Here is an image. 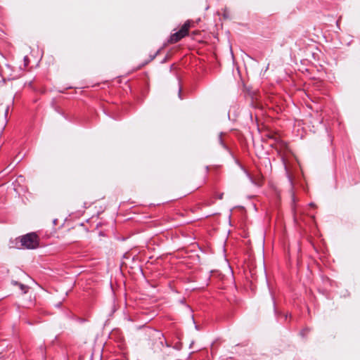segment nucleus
<instances>
[{
    "mask_svg": "<svg viewBox=\"0 0 360 360\" xmlns=\"http://www.w3.org/2000/svg\"><path fill=\"white\" fill-rule=\"evenodd\" d=\"M39 245V236L34 232L28 233L25 235L16 238L15 240V245L11 247L18 249H36Z\"/></svg>",
    "mask_w": 360,
    "mask_h": 360,
    "instance_id": "1",
    "label": "nucleus"
},
{
    "mask_svg": "<svg viewBox=\"0 0 360 360\" xmlns=\"http://www.w3.org/2000/svg\"><path fill=\"white\" fill-rule=\"evenodd\" d=\"M153 335V340L151 349L154 353L160 354L165 347L167 348L171 347V345L167 342L164 334L160 330H155Z\"/></svg>",
    "mask_w": 360,
    "mask_h": 360,
    "instance_id": "2",
    "label": "nucleus"
},
{
    "mask_svg": "<svg viewBox=\"0 0 360 360\" xmlns=\"http://www.w3.org/2000/svg\"><path fill=\"white\" fill-rule=\"evenodd\" d=\"M190 27H191V21L190 20L186 21L185 23L182 25V27L178 32L172 34L170 36L169 42L170 43H176L179 41H180L181 39H183L184 37L187 36L188 34V30H189Z\"/></svg>",
    "mask_w": 360,
    "mask_h": 360,
    "instance_id": "3",
    "label": "nucleus"
},
{
    "mask_svg": "<svg viewBox=\"0 0 360 360\" xmlns=\"http://www.w3.org/2000/svg\"><path fill=\"white\" fill-rule=\"evenodd\" d=\"M222 136H223V133L221 132L219 134V137H218V141H219V144L224 148V149H227V146L225 144L223 139H222Z\"/></svg>",
    "mask_w": 360,
    "mask_h": 360,
    "instance_id": "4",
    "label": "nucleus"
},
{
    "mask_svg": "<svg viewBox=\"0 0 360 360\" xmlns=\"http://www.w3.org/2000/svg\"><path fill=\"white\" fill-rule=\"evenodd\" d=\"M18 287H19L20 290H21V292L23 294L27 293V291H28V289H29L27 285H24V284L21 283L19 284Z\"/></svg>",
    "mask_w": 360,
    "mask_h": 360,
    "instance_id": "5",
    "label": "nucleus"
},
{
    "mask_svg": "<svg viewBox=\"0 0 360 360\" xmlns=\"http://www.w3.org/2000/svg\"><path fill=\"white\" fill-rule=\"evenodd\" d=\"M273 304H274V310L275 315H276V316H278V311H277V309H276V302H275V301H274V298H273Z\"/></svg>",
    "mask_w": 360,
    "mask_h": 360,
    "instance_id": "6",
    "label": "nucleus"
},
{
    "mask_svg": "<svg viewBox=\"0 0 360 360\" xmlns=\"http://www.w3.org/2000/svg\"><path fill=\"white\" fill-rule=\"evenodd\" d=\"M309 332L308 328H304L300 332V335L304 337Z\"/></svg>",
    "mask_w": 360,
    "mask_h": 360,
    "instance_id": "7",
    "label": "nucleus"
},
{
    "mask_svg": "<svg viewBox=\"0 0 360 360\" xmlns=\"http://www.w3.org/2000/svg\"><path fill=\"white\" fill-rule=\"evenodd\" d=\"M224 17L225 18H229V12L227 11V9H224Z\"/></svg>",
    "mask_w": 360,
    "mask_h": 360,
    "instance_id": "8",
    "label": "nucleus"
},
{
    "mask_svg": "<svg viewBox=\"0 0 360 360\" xmlns=\"http://www.w3.org/2000/svg\"><path fill=\"white\" fill-rule=\"evenodd\" d=\"M178 95H179V98L180 99H182V98H182V95H181V86H180V85H179V94H178Z\"/></svg>",
    "mask_w": 360,
    "mask_h": 360,
    "instance_id": "9",
    "label": "nucleus"
},
{
    "mask_svg": "<svg viewBox=\"0 0 360 360\" xmlns=\"http://www.w3.org/2000/svg\"><path fill=\"white\" fill-rule=\"evenodd\" d=\"M20 283H19V282H18V281H11V284H12V285H13L19 286V284H20Z\"/></svg>",
    "mask_w": 360,
    "mask_h": 360,
    "instance_id": "10",
    "label": "nucleus"
},
{
    "mask_svg": "<svg viewBox=\"0 0 360 360\" xmlns=\"http://www.w3.org/2000/svg\"><path fill=\"white\" fill-rule=\"evenodd\" d=\"M158 53H159V51H157V52H156L153 56H152L150 57V60H153L155 58V56H157V54H158Z\"/></svg>",
    "mask_w": 360,
    "mask_h": 360,
    "instance_id": "11",
    "label": "nucleus"
},
{
    "mask_svg": "<svg viewBox=\"0 0 360 360\" xmlns=\"http://www.w3.org/2000/svg\"><path fill=\"white\" fill-rule=\"evenodd\" d=\"M224 193H221L219 195L218 198L221 200L223 198Z\"/></svg>",
    "mask_w": 360,
    "mask_h": 360,
    "instance_id": "12",
    "label": "nucleus"
},
{
    "mask_svg": "<svg viewBox=\"0 0 360 360\" xmlns=\"http://www.w3.org/2000/svg\"><path fill=\"white\" fill-rule=\"evenodd\" d=\"M174 349H181V348H180V347H179V345H175V346L174 347Z\"/></svg>",
    "mask_w": 360,
    "mask_h": 360,
    "instance_id": "13",
    "label": "nucleus"
},
{
    "mask_svg": "<svg viewBox=\"0 0 360 360\" xmlns=\"http://www.w3.org/2000/svg\"><path fill=\"white\" fill-rule=\"evenodd\" d=\"M191 319H192V320H193V323H195L194 316H193V314L191 315Z\"/></svg>",
    "mask_w": 360,
    "mask_h": 360,
    "instance_id": "14",
    "label": "nucleus"
},
{
    "mask_svg": "<svg viewBox=\"0 0 360 360\" xmlns=\"http://www.w3.org/2000/svg\"><path fill=\"white\" fill-rule=\"evenodd\" d=\"M288 316V314H285V315H284V319H287Z\"/></svg>",
    "mask_w": 360,
    "mask_h": 360,
    "instance_id": "15",
    "label": "nucleus"
},
{
    "mask_svg": "<svg viewBox=\"0 0 360 360\" xmlns=\"http://www.w3.org/2000/svg\"><path fill=\"white\" fill-rule=\"evenodd\" d=\"M160 357L162 359H165V356L164 355H160Z\"/></svg>",
    "mask_w": 360,
    "mask_h": 360,
    "instance_id": "16",
    "label": "nucleus"
},
{
    "mask_svg": "<svg viewBox=\"0 0 360 360\" xmlns=\"http://www.w3.org/2000/svg\"><path fill=\"white\" fill-rule=\"evenodd\" d=\"M186 307H187V308H188L191 311H192L191 308L188 305H186Z\"/></svg>",
    "mask_w": 360,
    "mask_h": 360,
    "instance_id": "17",
    "label": "nucleus"
},
{
    "mask_svg": "<svg viewBox=\"0 0 360 360\" xmlns=\"http://www.w3.org/2000/svg\"><path fill=\"white\" fill-rule=\"evenodd\" d=\"M248 174V177L251 179V181H252V177L250 176V174Z\"/></svg>",
    "mask_w": 360,
    "mask_h": 360,
    "instance_id": "18",
    "label": "nucleus"
},
{
    "mask_svg": "<svg viewBox=\"0 0 360 360\" xmlns=\"http://www.w3.org/2000/svg\"><path fill=\"white\" fill-rule=\"evenodd\" d=\"M309 206H314V204L313 202L309 203Z\"/></svg>",
    "mask_w": 360,
    "mask_h": 360,
    "instance_id": "19",
    "label": "nucleus"
},
{
    "mask_svg": "<svg viewBox=\"0 0 360 360\" xmlns=\"http://www.w3.org/2000/svg\"><path fill=\"white\" fill-rule=\"evenodd\" d=\"M195 328L197 330H198V325H196V324H195Z\"/></svg>",
    "mask_w": 360,
    "mask_h": 360,
    "instance_id": "20",
    "label": "nucleus"
},
{
    "mask_svg": "<svg viewBox=\"0 0 360 360\" xmlns=\"http://www.w3.org/2000/svg\"><path fill=\"white\" fill-rule=\"evenodd\" d=\"M56 221H57V219H54L53 220V224H56Z\"/></svg>",
    "mask_w": 360,
    "mask_h": 360,
    "instance_id": "21",
    "label": "nucleus"
},
{
    "mask_svg": "<svg viewBox=\"0 0 360 360\" xmlns=\"http://www.w3.org/2000/svg\"><path fill=\"white\" fill-rule=\"evenodd\" d=\"M208 170H209V167H208V166H207V167H206V171H207V172H208Z\"/></svg>",
    "mask_w": 360,
    "mask_h": 360,
    "instance_id": "22",
    "label": "nucleus"
},
{
    "mask_svg": "<svg viewBox=\"0 0 360 360\" xmlns=\"http://www.w3.org/2000/svg\"><path fill=\"white\" fill-rule=\"evenodd\" d=\"M166 60V58H163V60L162 61V63H165Z\"/></svg>",
    "mask_w": 360,
    "mask_h": 360,
    "instance_id": "23",
    "label": "nucleus"
},
{
    "mask_svg": "<svg viewBox=\"0 0 360 360\" xmlns=\"http://www.w3.org/2000/svg\"><path fill=\"white\" fill-rule=\"evenodd\" d=\"M27 59V56H25L24 60H26Z\"/></svg>",
    "mask_w": 360,
    "mask_h": 360,
    "instance_id": "24",
    "label": "nucleus"
}]
</instances>
